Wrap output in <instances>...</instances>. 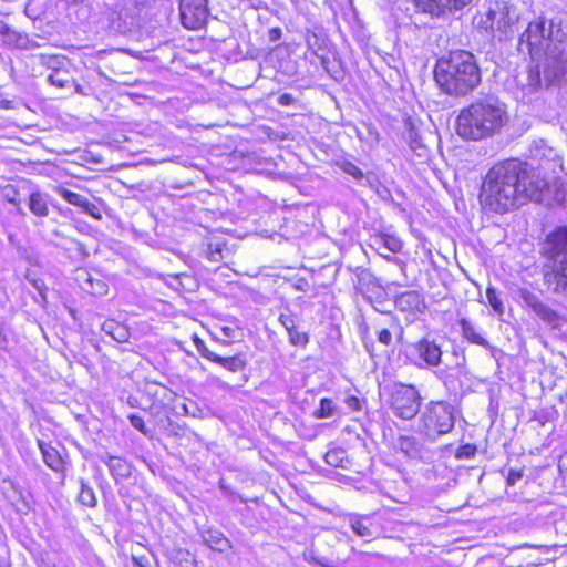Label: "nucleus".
I'll use <instances>...</instances> for the list:
<instances>
[{
    "label": "nucleus",
    "mask_w": 567,
    "mask_h": 567,
    "mask_svg": "<svg viewBox=\"0 0 567 567\" xmlns=\"http://www.w3.org/2000/svg\"><path fill=\"white\" fill-rule=\"evenodd\" d=\"M551 192L545 179L528 169V165L516 158L494 164L481 186L480 203L484 209L504 214L528 200L544 202Z\"/></svg>",
    "instance_id": "f257e3e1"
},
{
    "label": "nucleus",
    "mask_w": 567,
    "mask_h": 567,
    "mask_svg": "<svg viewBox=\"0 0 567 567\" xmlns=\"http://www.w3.org/2000/svg\"><path fill=\"white\" fill-rule=\"evenodd\" d=\"M566 38L560 20L538 17L520 35L518 51L528 54L533 61H543L545 72L551 78H560L567 71Z\"/></svg>",
    "instance_id": "f03ea898"
},
{
    "label": "nucleus",
    "mask_w": 567,
    "mask_h": 567,
    "mask_svg": "<svg viewBox=\"0 0 567 567\" xmlns=\"http://www.w3.org/2000/svg\"><path fill=\"white\" fill-rule=\"evenodd\" d=\"M509 122L506 105L493 95L474 100L456 117V133L465 141H482L499 134Z\"/></svg>",
    "instance_id": "7ed1b4c3"
},
{
    "label": "nucleus",
    "mask_w": 567,
    "mask_h": 567,
    "mask_svg": "<svg viewBox=\"0 0 567 567\" xmlns=\"http://www.w3.org/2000/svg\"><path fill=\"white\" fill-rule=\"evenodd\" d=\"M434 79L445 94L463 97L480 85L482 75L476 59L471 52L455 50L436 61Z\"/></svg>",
    "instance_id": "20e7f679"
},
{
    "label": "nucleus",
    "mask_w": 567,
    "mask_h": 567,
    "mask_svg": "<svg viewBox=\"0 0 567 567\" xmlns=\"http://www.w3.org/2000/svg\"><path fill=\"white\" fill-rule=\"evenodd\" d=\"M454 409L444 401H432L421 412L417 431L430 441H436L454 427Z\"/></svg>",
    "instance_id": "39448f33"
},
{
    "label": "nucleus",
    "mask_w": 567,
    "mask_h": 567,
    "mask_svg": "<svg viewBox=\"0 0 567 567\" xmlns=\"http://www.w3.org/2000/svg\"><path fill=\"white\" fill-rule=\"evenodd\" d=\"M422 396L412 384L395 383L390 394V409L402 420L413 419L420 411Z\"/></svg>",
    "instance_id": "423d86ee"
},
{
    "label": "nucleus",
    "mask_w": 567,
    "mask_h": 567,
    "mask_svg": "<svg viewBox=\"0 0 567 567\" xmlns=\"http://www.w3.org/2000/svg\"><path fill=\"white\" fill-rule=\"evenodd\" d=\"M489 28L497 33L499 40H506L515 33L519 16L515 8L506 4H496L487 13Z\"/></svg>",
    "instance_id": "0eeeda50"
},
{
    "label": "nucleus",
    "mask_w": 567,
    "mask_h": 567,
    "mask_svg": "<svg viewBox=\"0 0 567 567\" xmlns=\"http://www.w3.org/2000/svg\"><path fill=\"white\" fill-rule=\"evenodd\" d=\"M207 2V0H181V22L186 29L198 30L205 25L209 14Z\"/></svg>",
    "instance_id": "6e6552de"
},
{
    "label": "nucleus",
    "mask_w": 567,
    "mask_h": 567,
    "mask_svg": "<svg viewBox=\"0 0 567 567\" xmlns=\"http://www.w3.org/2000/svg\"><path fill=\"white\" fill-rule=\"evenodd\" d=\"M524 305L551 329L560 330L565 319L553 308L544 303L536 295L527 290L520 292Z\"/></svg>",
    "instance_id": "1a4fd4ad"
},
{
    "label": "nucleus",
    "mask_w": 567,
    "mask_h": 567,
    "mask_svg": "<svg viewBox=\"0 0 567 567\" xmlns=\"http://www.w3.org/2000/svg\"><path fill=\"white\" fill-rule=\"evenodd\" d=\"M472 0H417V7L432 17H440L445 12L461 10Z\"/></svg>",
    "instance_id": "9d476101"
},
{
    "label": "nucleus",
    "mask_w": 567,
    "mask_h": 567,
    "mask_svg": "<svg viewBox=\"0 0 567 567\" xmlns=\"http://www.w3.org/2000/svg\"><path fill=\"white\" fill-rule=\"evenodd\" d=\"M55 193L61 196L69 204L76 206L83 210V213L92 216L95 219H101V213L97 206L91 203L85 196H82L78 193L71 192L70 189L58 186L55 187Z\"/></svg>",
    "instance_id": "9b49d317"
},
{
    "label": "nucleus",
    "mask_w": 567,
    "mask_h": 567,
    "mask_svg": "<svg viewBox=\"0 0 567 567\" xmlns=\"http://www.w3.org/2000/svg\"><path fill=\"white\" fill-rule=\"evenodd\" d=\"M544 251L550 259H557L560 255L567 257V227H559L550 235L544 245Z\"/></svg>",
    "instance_id": "f8f14e48"
},
{
    "label": "nucleus",
    "mask_w": 567,
    "mask_h": 567,
    "mask_svg": "<svg viewBox=\"0 0 567 567\" xmlns=\"http://www.w3.org/2000/svg\"><path fill=\"white\" fill-rule=\"evenodd\" d=\"M545 284L554 292L567 291V257H563L559 265L544 275Z\"/></svg>",
    "instance_id": "ddd939ff"
},
{
    "label": "nucleus",
    "mask_w": 567,
    "mask_h": 567,
    "mask_svg": "<svg viewBox=\"0 0 567 567\" xmlns=\"http://www.w3.org/2000/svg\"><path fill=\"white\" fill-rule=\"evenodd\" d=\"M414 347L419 358L429 367H437L441 363L442 350L434 341L422 339Z\"/></svg>",
    "instance_id": "4468645a"
},
{
    "label": "nucleus",
    "mask_w": 567,
    "mask_h": 567,
    "mask_svg": "<svg viewBox=\"0 0 567 567\" xmlns=\"http://www.w3.org/2000/svg\"><path fill=\"white\" fill-rule=\"evenodd\" d=\"M75 279L81 289L91 295L103 296L107 292V285L102 279L93 277L85 269H78Z\"/></svg>",
    "instance_id": "2eb2a0df"
},
{
    "label": "nucleus",
    "mask_w": 567,
    "mask_h": 567,
    "mask_svg": "<svg viewBox=\"0 0 567 567\" xmlns=\"http://www.w3.org/2000/svg\"><path fill=\"white\" fill-rule=\"evenodd\" d=\"M395 306L403 312L422 311L424 308V299L417 291L409 290L396 297Z\"/></svg>",
    "instance_id": "dca6fc26"
},
{
    "label": "nucleus",
    "mask_w": 567,
    "mask_h": 567,
    "mask_svg": "<svg viewBox=\"0 0 567 567\" xmlns=\"http://www.w3.org/2000/svg\"><path fill=\"white\" fill-rule=\"evenodd\" d=\"M38 446L41 451L43 462L54 472H62L64 468L63 460L58 450L47 444L42 440H38Z\"/></svg>",
    "instance_id": "f3484780"
},
{
    "label": "nucleus",
    "mask_w": 567,
    "mask_h": 567,
    "mask_svg": "<svg viewBox=\"0 0 567 567\" xmlns=\"http://www.w3.org/2000/svg\"><path fill=\"white\" fill-rule=\"evenodd\" d=\"M463 337L471 343L491 348L488 341L476 330L475 326L467 319L460 320Z\"/></svg>",
    "instance_id": "a211bd4d"
},
{
    "label": "nucleus",
    "mask_w": 567,
    "mask_h": 567,
    "mask_svg": "<svg viewBox=\"0 0 567 567\" xmlns=\"http://www.w3.org/2000/svg\"><path fill=\"white\" fill-rule=\"evenodd\" d=\"M105 464L107 465L111 474L117 480V478H125L128 477L131 474V467L128 463L118 456H112L107 455L106 460H104Z\"/></svg>",
    "instance_id": "6ab92c4d"
},
{
    "label": "nucleus",
    "mask_w": 567,
    "mask_h": 567,
    "mask_svg": "<svg viewBox=\"0 0 567 567\" xmlns=\"http://www.w3.org/2000/svg\"><path fill=\"white\" fill-rule=\"evenodd\" d=\"M399 449L410 458L422 457L423 446L413 436H401L399 439Z\"/></svg>",
    "instance_id": "aec40b11"
},
{
    "label": "nucleus",
    "mask_w": 567,
    "mask_h": 567,
    "mask_svg": "<svg viewBox=\"0 0 567 567\" xmlns=\"http://www.w3.org/2000/svg\"><path fill=\"white\" fill-rule=\"evenodd\" d=\"M29 209L38 217H47L49 215L47 195L40 192L31 193L29 197Z\"/></svg>",
    "instance_id": "412c9836"
},
{
    "label": "nucleus",
    "mask_w": 567,
    "mask_h": 567,
    "mask_svg": "<svg viewBox=\"0 0 567 567\" xmlns=\"http://www.w3.org/2000/svg\"><path fill=\"white\" fill-rule=\"evenodd\" d=\"M212 362L220 364L223 368L230 372L241 371L246 367V360L244 355L236 354L231 357H221L215 353Z\"/></svg>",
    "instance_id": "4be33fe9"
},
{
    "label": "nucleus",
    "mask_w": 567,
    "mask_h": 567,
    "mask_svg": "<svg viewBox=\"0 0 567 567\" xmlns=\"http://www.w3.org/2000/svg\"><path fill=\"white\" fill-rule=\"evenodd\" d=\"M350 528L360 537L372 538V524L367 516H351L349 518Z\"/></svg>",
    "instance_id": "5701e85b"
},
{
    "label": "nucleus",
    "mask_w": 567,
    "mask_h": 567,
    "mask_svg": "<svg viewBox=\"0 0 567 567\" xmlns=\"http://www.w3.org/2000/svg\"><path fill=\"white\" fill-rule=\"evenodd\" d=\"M102 330L117 342H125L130 337L126 327L112 319L104 321Z\"/></svg>",
    "instance_id": "b1692460"
},
{
    "label": "nucleus",
    "mask_w": 567,
    "mask_h": 567,
    "mask_svg": "<svg viewBox=\"0 0 567 567\" xmlns=\"http://www.w3.org/2000/svg\"><path fill=\"white\" fill-rule=\"evenodd\" d=\"M338 412V405L333 400L323 398L320 400L319 408L312 413L316 419H329L336 415Z\"/></svg>",
    "instance_id": "393cba45"
},
{
    "label": "nucleus",
    "mask_w": 567,
    "mask_h": 567,
    "mask_svg": "<svg viewBox=\"0 0 567 567\" xmlns=\"http://www.w3.org/2000/svg\"><path fill=\"white\" fill-rule=\"evenodd\" d=\"M79 501L81 504L89 507H94L96 505V497L93 488L83 480H81V491L79 493Z\"/></svg>",
    "instance_id": "a878e982"
},
{
    "label": "nucleus",
    "mask_w": 567,
    "mask_h": 567,
    "mask_svg": "<svg viewBox=\"0 0 567 567\" xmlns=\"http://www.w3.org/2000/svg\"><path fill=\"white\" fill-rule=\"evenodd\" d=\"M40 63L48 66L52 71L63 70V65L66 63V58L63 55H47L40 54Z\"/></svg>",
    "instance_id": "bb28decb"
},
{
    "label": "nucleus",
    "mask_w": 567,
    "mask_h": 567,
    "mask_svg": "<svg viewBox=\"0 0 567 567\" xmlns=\"http://www.w3.org/2000/svg\"><path fill=\"white\" fill-rule=\"evenodd\" d=\"M48 81L50 82V84L55 85L58 87H66L71 82V78L69 72L63 69L52 71L48 75Z\"/></svg>",
    "instance_id": "cd10ccee"
},
{
    "label": "nucleus",
    "mask_w": 567,
    "mask_h": 567,
    "mask_svg": "<svg viewBox=\"0 0 567 567\" xmlns=\"http://www.w3.org/2000/svg\"><path fill=\"white\" fill-rule=\"evenodd\" d=\"M542 84L539 66L529 68L527 71V81L524 87L529 92H535Z\"/></svg>",
    "instance_id": "c85d7f7f"
},
{
    "label": "nucleus",
    "mask_w": 567,
    "mask_h": 567,
    "mask_svg": "<svg viewBox=\"0 0 567 567\" xmlns=\"http://www.w3.org/2000/svg\"><path fill=\"white\" fill-rule=\"evenodd\" d=\"M2 197L10 204L21 210V200L19 198V190L11 184L6 185L1 190Z\"/></svg>",
    "instance_id": "c756f323"
},
{
    "label": "nucleus",
    "mask_w": 567,
    "mask_h": 567,
    "mask_svg": "<svg viewBox=\"0 0 567 567\" xmlns=\"http://www.w3.org/2000/svg\"><path fill=\"white\" fill-rule=\"evenodd\" d=\"M289 321L291 323V327L289 328V332H288L290 342L293 346L305 347L309 340L307 333L299 331L296 328L293 320H289Z\"/></svg>",
    "instance_id": "7c9ffc66"
},
{
    "label": "nucleus",
    "mask_w": 567,
    "mask_h": 567,
    "mask_svg": "<svg viewBox=\"0 0 567 567\" xmlns=\"http://www.w3.org/2000/svg\"><path fill=\"white\" fill-rule=\"evenodd\" d=\"M324 460L327 464L331 466H343V461L346 460V451L342 449H333L326 453Z\"/></svg>",
    "instance_id": "2f4dec72"
},
{
    "label": "nucleus",
    "mask_w": 567,
    "mask_h": 567,
    "mask_svg": "<svg viewBox=\"0 0 567 567\" xmlns=\"http://www.w3.org/2000/svg\"><path fill=\"white\" fill-rule=\"evenodd\" d=\"M204 540L210 548L219 551H223L224 547L228 545V540L220 533H208Z\"/></svg>",
    "instance_id": "473e14b6"
},
{
    "label": "nucleus",
    "mask_w": 567,
    "mask_h": 567,
    "mask_svg": "<svg viewBox=\"0 0 567 567\" xmlns=\"http://www.w3.org/2000/svg\"><path fill=\"white\" fill-rule=\"evenodd\" d=\"M378 240L382 247L391 252H399L402 249V241L394 236L382 235Z\"/></svg>",
    "instance_id": "72a5a7b5"
},
{
    "label": "nucleus",
    "mask_w": 567,
    "mask_h": 567,
    "mask_svg": "<svg viewBox=\"0 0 567 567\" xmlns=\"http://www.w3.org/2000/svg\"><path fill=\"white\" fill-rule=\"evenodd\" d=\"M486 298H487L488 303L491 305V307L493 308V310L497 315H503L504 313L503 302L499 299L495 288H493V287H488L487 288V290H486Z\"/></svg>",
    "instance_id": "f704fd0d"
},
{
    "label": "nucleus",
    "mask_w": 567,
    "mask_h": 567,
    "mask_svg": "<svg viewBox=\"0 0 567 567\" xmlns=\"http://www.w3.org/2000/svg\"><path fill=\"white\" fill-rule=\"evenodd\" d=\"M340 168L343 173L352 176L354 179L360 181L363 178V172L354 165L352 162L344 161L340 164Z\"/></svg>",
    "instance_id": "c9c22d12"
},
{
    "label": "nucleus",
    "mask_w": 567,
    "mask_h": 567,
    "mask_svg": "<svg viewBox=\"0 0 567 567\" xmlns=\"http://www.w3.org/2000/svg\"><path fill=\"white\" fill-rule=\"evenodd\" d=\"M553 200L555 204L567 207V184H560L555 187L553 193Z\"/></svg>",
    "instance_id": "e433bc0d"
},
{
    "label": "nucleus",
    "mask_w": 567,
    "mask_h": 567,
    "mask_svg": "<svg viewBox=\"0 0 567 567\" xmlns=\"http://www.w3.org/2000/svg\"><path fill=\"white\" fill-rule=\"evenodd\" d=\"M25 279L32 285V287L39 292V295L45 299V284L42 279L34 277L33 274L28 272Z\"/></svg>",
    "instance_id": "4c0bfd02"
},
{
    "label": "nucleus",
    "mask_w": 567,
    "mask_h": 567,
    "mask_svg": "<svg viewBox=\"0 0 567 567\" xmlns=\"http://www.w3.org/2000/svg\"><path fill=\"white\" fill-rule=\"evenodd\" d=\"M193 341H194V344H195L197 351L200 353V355L204 357L205 359L212 361V359L215 355V352L210 351L206 347L205 342L198 336L195 334L193 337Z\"/></svg>",
    "instance_id": "58836bf2"
},
{
    "label": "nucleus",
    "mask_w": 567,
    "mask_h": 567,
    "mask_svg": "<svg viewBox=\"0 0 567 567\" xmlns=\"http://www.w3.org/2000/svg\"><path fill=\"white\" fill-rule=\"evenodd\" d=\"M128 420L131 425L140 431L145 436H151V431L145 426L144 420L137 414H130Z\"/></svg>",
    "instance_id": "ea45409f"
},
{
    "label": "nucleus",
    "mask_w": 567,
    "mask_h": 567,
    "mask_svg": "<svg viewBox=\"0 0 567 567\" xmlns=\"http://www.w3.org/2000/svg\"><path fill=\"white\" fill-rule=\"evenodd\" d=\"M367 135L361 136V133L359 132V137L361 140H364L369 144H377L379 142V133L374 126L371 124L365 125Z\"/></svg>",
    "instance_id": "a19ab883"
},
{
    "label": "nucleus",
    "mask_w": 567,
    "mask_h": 567,
    "mask_svg": "<svg viewBox=\"0 0 567 567\" xmlns=\"http://www.w3.org/2000/svg\"><path fill=\"white\" fill-rule=\"evenodd\" d=\"M476 453V446L472 444H465L457 449L456 451V457L462 458H471Z\"/></svg>",
    "instance_id": "79ce46f5"
},
{
    "label": "nucleus",
    "mask_w": 567,
    "mask_h": 567,
    "mask_svg": "<svg viewBox=\"0 0 567 567\" xmlns=\"http://www.w3.org/2000/svg\"><path fill=\"white\" fill-rule=\"evenodd\" d=\"M9 344V329L6 323L0 320V349L7 350Z\"/></svg>",
    "instance_id": "37998d69"
},
{
    "label": "nucleus",
    "mask_w": 567,
    "mask_h": 567,
    "mask_svg": "<svg viewBox=\"0 0 567 567\" xmlns=\"http://www.w3.org/2000/svg\"><path fill=\"white\" fill-rule=\"evenodd\" d=\"M524 475L523 470H509L506 482L508 486H514Z\"/></svg>",
    "instance_id": "c03bdc74"
},
{
    "label": "nucleus",
    "mask_w": 567,
    "mask_h": 567,
    "mask_svg": "<svg viewBox=\"0 0 567 567\" xmlns=\"http://www.w3.org/2000/svg\"><path fill=\"white\" fill-rule=\"evenodd\" d=\"M378 341L384 346H390L392 343V331L390 329H381L378 332Z\"/></svg>",
    "instance_id": "a18cd8bd"
},
{
    "label": "nucleus",
    "mask_w": 567,
    "mask_h": 567,
    "mask_svg": "<svg viewBox=\"0 0 567 567\" xmlns=\"http://www.w3.org/2000/svg\"><path fill=\"white\" fill-rule=\"evenodd\" d=\"M346 404L349 409L353 410V411H359L361 410V403H360V400L354 396V395H350L346 399Z\"/></svg>",
    "instance_id": "49530a36"
},
{
    "label": "nucleus",
    "mask_w": 567,
    "mask_h": 567,
    "mask_svg": "<svg viewBox=\"0 0 567 567\" xmlns=\"http://www.w3.org/2000/svg\"><path fill=\"white\" fill-rule=\"evenodd\" d=\"M293 101L295 99L292 97V95L288 93L281 94L278 99V103L282 106H288L292 104Z\"/></svg>",
    "instance_id": "de8ad7c7"
},
{
    "label": "nucleus",
    "mask_w": 567,
    "mask_h": 567,
    "mask_svg": "<svg viewBox=\"0 0 567 567\" xmlns=\"http://www.w3.org/2000/svg\"><path fill=\"white\" fill-rule=\"evenodd\" d=\"M133 567H150L147 564L143 561V558L132 557Z\"/></svg>",
    "instance_id": "09e8293b"
},
{
    "label": "nucleus",
    "mask_w": 567,
    "mask_h": 567,
    "mask_svg": "<svg viewBox=\"0 0 567 567\" xmlns=\"http://www.w3.org/2000/svg\"><path fill=\"white\" fill-rule=\"evenodd\" d=\"M281 37V30L278 28L270 30V40L275 41Z\"/></svg>",
    "instance_id": "8fccbe9b"
},
{
    "label": "nucleus",
    "mask_w": 567,
    "mask_h": 567,
    "mask_svg": "<svg viewBox=\"0 0 567 567\" xmlns=\"http://www.w3.org/2000/svg\"><path fill=\"white\" fill-rule=\"evenodd\" d=\"M289 320H291V319L288 317H285V316L280 317V321L285 326V328L287 329L288 332H289V328L291 327V323Z\"/></svg>",
    "instance_id": "3c124183"
},
{
    "label": "nucleus",
    "mask_w": 567,
    "mask_h": 567,
    "mask_svg": "<svg viewBox=\"0 0 567 567\" xmlns=\"http://www.w3.org/2000/svg\"><path fill=\"white\" fill-rule=\"evenodd\" d=\"M216 255H220V249L216 248L215 251L213 250H209V259L213 260V261H217V257Z\"/></svg>",
    "instance_id": "603ef678"
},
{
    "label": "nucleus",
    "mask_w": 567,
    "mask_h": 567,
    "mask_svg": "<svg viewBox=\"0 0 567 567\" xmlns=\"http://www.w3.org/2000/svg\"><path fill=\"white\" fill-rule=\"evenodd\" d=\"M391 328H392L393 330H396V331H399V332H402L401 327H400L396 322H394V321H392V323H391Z\"/></svg>",
    "instance_id": "864d4df0"
},
{
    "label": "nucleus",
    "mask_w": 567,
    "mask_h": 567,
    "mask_svg": "<svg viewBox=\"0 0 567 567\" xmlns=\"http://www.w3.org/2000/svg\"><path fill=\"white\" fill-rule=\"evenodd\" d=\"M223 331H224L225 336L230 337V331H231L230 328H224Z\"/></svg>",
    "instance_id": "5fc2aeb1"
},
{
    "label": "nucleus",
    "mask_w": 567,
    "mask_h": 567,
    "mask_svg": "<svg viewBox=\"0 0 567 567\" xmlns=\"http://www.w3.org/2000/svg\"><path fill=\"white\" fill-rule=\"evenodd\" d=\"M128 403H130L132 406H135L136 399L128 398Z\"/></svg>",
    "instance_id": "6e6d98bb"
}]
</instances>
